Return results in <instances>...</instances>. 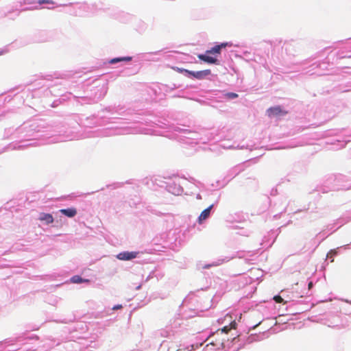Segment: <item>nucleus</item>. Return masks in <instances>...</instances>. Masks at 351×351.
I'll return each mask as SVG.
<instances>
[{"label": "nucleus", "instance_id": "f8f14e48", "mask_svg": "<svg viewBox=\"0 0 351 351\" xmlns=\"http://www.w3.org/2000/svg\"><path fill=\"white\" fill-rule=\"evenodd\" d=\"M274 300L277 303H283L284 302V300L280 295H275L274 297Z\"/></svg>", "mask_w": 351, "mask_h": 351}, {"label": "nucleus", "instance_id": "9d476101", "mask_svg": "<svg viewBox=\"0 0 351 351\" xmlns=\"http://www.w3.org/2000/svg\"><path fill=\"white\" fill-rule=\"evenodd\" d=\"M235 325H236L235 322H232L230 324V326H226L223 328H221V332H225V333H228L232 327L234 328Z\"/></svg>", "mask_w": 351, "mask_h": 351}, {"label": "nucleus", "instance_id": "4468645a", "mask_svg": "<svg viewBox=\"0 0 351 351\" xmlns=\"http://www.w3.org/2000/svg\"><path fill=\"white\" fill-rule=\"evenodd\" d=\"M228 96L230 99H234L238 97V95L237 93H230L228 94Z\"/></svg>", "mask_w": 351, "mask_h": 351}, {"label": "nucleus", "instance_id": "6e6552de", "mask_svg": "<svg viewBox=\"0 0 351 351\" xmlns=\"http://www.w3.org/2000/svg\"><path fill=\"white\" fill-rule=\"evenodd\" d=\"M132 60V57H130V56H127V57H123V58H113L112 60H110V64H115L117 62H121V61H130Z\"/></svg>", "mask_w": 351, "mask_h": 351}, {"label": "nucleus", "instance_id": "2eb2a0df", "mask_svg": "<svg viewBox=\"0 0 351 351\" xmlns=\"http://www.w3.org/2000/svg\"><path fill=\"white\" fill-rule=\"evenodd\" d=\"M195 72L196 71H191L188 70V72H186V73L189 74V75H191L193 77H195Z\"/></svg>", "mask_w": 351, "mask_h": 351}, {"label": "nucleus", "instance_id": "ddd939ff", "mask_svg": "<svg viewBox=\"0 0 351 351\" xmlns=\"http://www.w3.org/2000/svg\"><path fill=\"white\" fill-rule=\"evenodd\" d=\"M38 3L39 4H44V3L53 4L54 3L53 0H38Z\"/></svg>", "mask_w": 351, "mask_h": 351}, {"label": "nucleus", "instance_id": "f3484780", "mask_svg": "<svg viewBox=\"0 0 351 351\" xmlns=\"http://www.w3.org/2000/svg\"><path fill=\"white\" fill-rule=\"evenodd\" d=\"M308 289H311V287H313V282H310L308 285Z\"/></svg>", "mask_w": 351, "mask_h": 351}, {"label": "nucleus", "instance_id": "f03ea898", "mask_svg": "<svg viewBox=\"0 0 351 351\" xmlns=\"http://www.w3.org/2000/svg\"><path fill=\"white\" fill-rule=\"evenodd\" d=\"M137 252H123L119 253L117 258L122 261H129L136 257Z\"/></svg>", "mask_w": 351, "mask_h": 351}, {"label": "nucleus", "instance_id": "1a4fd4ad", "mask_svg": "<svg viewBox=\"0 0 351 351\" xmlns=\"http://www.w3.org/2000/svg\"><path fill=\"white\" fill-rule=\"evenodd\" d=\"M89 280L82 279L80 276H74L71 278V282L73 283H82L84 282H88Z\"/></svg>", "mask_w": 351, "mask_h": 351}, {"label": "nucleus", "instance_id": "20e7f679", "mask_svg": "<svg viewBox=\"0 0 351 351\" xmlns=\"http://www.w3.org/2000/svg\"><path fill=\"white\" fill-rule=\"evenodd\" d=\"M213 206V205H210L209 207H208L207 208H206L201 213V214L199 215V216L198 217V222L199 223H202L204 220H206L207 218H208V217L210 216V210H211Z\"/></svg>", "mask_w": 351, "mask_h": 351}, {"label": "nucleus", "instance_id": "0eeeda50", "mask_svg": "<svg viewBox=\"0 0 351 351\" xmlns=\"http://www.w3.org/2000/svg\"><path fill=\"white\" fill-rule=\"evenodd\" d=\"M211 73V71L210 69H206L204 71H196L195 75V78L198 80H202L206 76L209 75Z\"/></svg>", "mask_w": 351, "mask_h": 351}, {"label": "nucleus", "instance_id": "a211bd4d", "mask_svg": "<svg viewBox=\"0 0 351 351\" xmlns=\"http://www.w3.org/2000/svg\"><path fill=\"white\" fill-rule=\"evenodd\" d=\"M209 267H210V265H206V266L204 267V268H208Z\"/></svg>", "mask_w": 351, "mask_h": 351}, {"label": "nucleus", "instance_id": "7ed1b4c3", "mask_svg": "<svg viewBox=\"0 0 351 351\" xmlns=\"http://www.w3.org/2000/svg\"><path fill=\"white\" fill-rule=\"evenodd\" d=\"M287 112L283 111L280 106H275L268 109L267 114L269 117H275L281 114H285Z\"/></svg>", "mask_w": 351, "mask_h": 351}, {"label": "nucleus", "instance_id": "423d86ee", "mask_svg": "<svg viewBox=\"0 0 351 351\" xmlns=\"http://www.w3.org/2000/svg\"><path fill=\"white\" fill-rule=\"evenodd\" d=\"M40 221H45L47 224L51 223L53 221V217L51 214L41 213L39 217Z\"/></svg>", "mask_w": 351, "mask_h": 351}, {"label": "nucleus", "instance_id": "f257e3e1", "mask_svg": "<svg viewBox=\"0 0 351 351\" xmlns=\"http://www.w3.org/2000/svg\"><path fill=\"white\" fill-rule=\"evenodd\" d=\"M232 43H222L219 45H217L212 47L210 50H207L204 54H199L198 58L208 64H218V60L215 56H210L209 55L217 56L221 53L222 49L226 47H231Z\"/></svg>", "mask_w": 351, "mask_h": 351}, {"label": "nucleus", "instance_id": "dca6fc26", "mask_svg": "<svg viewBox=\"0 0 351 351\" xmlns=\"http://www.w3.org/2000/svg\"><path fill=\"white\" fill-rule=\"evenodd\" d=\"M122 308V305H121V304H118V305L114 306L112 308V309H113V310H117V309H120V308Z\"/></svg>", "mask_w": 351, "mask_h": 351}, {"label": "nucleus", "instance_id": "39448f33", "mask_svg": "<svg viewBox=\"0 0 351 351\" xmlns=\"http://www.w3.org/2000/svg\"><path fill=\"white\" fill-rule=\"evenodd\" d=\"M60 212L69 217H73L77 214V210L75 208L61 209Z\"/></svg>", "mask_w": 351, "mask_h": 351}, {"label": "nucleus", "instance_id": "9b49d317", "mask_svg": "<svg viewBox=\"0 0 351 351\" xmlns=\"http://www.w3.org/2000/svg\"><path fill=\"white\" fill-rule=\"evenodd\" d=\"M172 69L174 71H177L178 73H186V72H188L187 69L179 68V67H177V66H173V67H172Z\"/></svg>", "mask_w": 351, "mask_h": 351}]
</instances>
